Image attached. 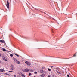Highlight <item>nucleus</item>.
Returning <instances> with one entry per match:
<instances>
[{"instance_id": "nucleus-1", "label": "nucleus", "mask_w": 77, "mask_h": 77, "mask_svg": "<svg viewBox=\"0 0 77 77\" xmlns=\"http://www.w3.org/2000/svg\"><path fill=\"white\" fill-rule=\"evenodd\" d=\"M13 59L18 64H20V61H18V60H17V59L15 58H13Z\"/></svg>"}, {"instance_id": "nucleus-2", "label": "nucleus", "mask_w": 77, "mask_h": 77, "mask_svg": "<svg viewBox=\"0 0 77 77\" xmlns=\"http://www.w3.org/2000/svg\"><path fill=\"white\" fill-rule=\"evenodd\" d=\"M7 4H6V6L7 7V8L8 9H9V2L8 0L7 1Z\"/></svg>"}, {"instance_id": "nucleus-3", "label": "nucleus", "mask_w": 77, "mask_h": 77, "mask_svg": "<svg viewBox=\"0 0 77 77\" xmlns=\"http://www.w3.org/2000/svg\"><path fill=\"white\" fill-rule=\"evenodd\" d=\"M22 71L23 72H29V71H30V70H29V69H23L22 70Z\"/></svg>"}, {"instance_id": "nucleus-4", "label": "nucleus", "mask_w": 77, "mask_h": 77, "mask_svg": "<svg viewBox=\"0 0 77 77\" xmlns=\"http://www.w3.org/2000/svg\"><path fill=\"white\" fill-rule=\"evenodd\" d=\"M25 63L27 65H28V66H30L31 65V63H30V62H29L28 61H26L25 62Z\"/></svg>"}, {"instance_id": "nucleus-5", "label": "nucleus", "mask_w": 77, "mask_h": 77, "mask_svg": "<svg viewBox=\"0 0 77 77\" xmlns=\"http://www.w3.org/2000/svg\"><path fill=\"white\" fill-rule=\"evenodd\" d=\"M11 70H14L15 69V67L13 65H11L10 66Z\"/></svg>"}, {"instance_id": "nucleus-6", "label": "nucleus", "mask_w": 77, "mask_h": 77, "mask_svg": "<svg viewBox=\"0 0 77 77\" xmlns=\"http://www.w3.org/2000/svg\"><path fill=\"white\" fill-rule=\"evenodd\" d=\"M40 73H41L42 74L45 73V72L44 71L42 70H40Z\"/></svg>"}, {"instance_id": "nucleus-7", "label": "nucleus", "mask_w": 77, "mask_h": 77, "mask_svg": "<svg viewBox=\"0 0 77 77\" xmlns=\"http://www.w3.org/2000/svg\"><path fill=\"white\" fill-rule=\"evenodd\" d=\"M0 42L1 43H5V41L3 40H0Z\"/></svg>"}, {"instance_id": "nucleus-8", "label": "nucleus", "mask_w": 77, "mask_h": 77, "mask_svg": "<svg viewBox=\"0 0 77 77\" xmlns=\"http://www.w3.org/2000/svg\"><path fill=\"white\" fill-rule=\"evenodd\" d=\"M4 60H5V61H8V59H7V58L6 57L4 58V59H3Z\"/></svg>"}, {"instance_id": "nucleus-9", "label": "nucleus", "mask_w": 77, "mask_h": 77, "mask_svg": "<svg viewBox=\"0 0 77 77\" xmlns=\"http://www.w3.org/2000/svg\"><path fill=\"white\" fill-rule=\"evenodd\" d=\"M4 71V69H0V72H3V71Z\"/></svg>"}, {"instance_id": "nucleus-10", "label": "nucleus", "mask_w": 77, "mask_h": 77, "mask_svg": "<svg viewBox=\"0 0 77 77\" xmlns=\"http://www.w3.org/2000/svg\"><path fill=\"white\" fill-rule=\"evenodd\" d=\"M44 76H45V75H44V74H42L41 75V77H44Z\"/></svg>"}, {"instance_id": "nucleus-11", "label": "nucleus", "mask_w": 77, "mask_h": 77, "mask_svg": "<svg viewBox=\"0 0 77 77\" xmlns=\"http://www.w3.org/2000/svg\"><path fill=\"white\" fill-rule=\"evenodd\" d=\"M22 77H26V75H25L24 74H23L22 75Z\"/></svg>"}, {"instance_id": "nucleus-12", "label": "nucleus", "mask_w": 77, "mask_h": 77, "mask_svg": "<svg viewBox=\"0 0 77 77\" xmlns=\"http://www.w3.org/2000/svg\"><path fill=\"white\" fill-rule=\"evenodd\" d=\"M2 50H3V51H6V50L4 48H3Z\"/></svg>"}, {"instance_id": "nucleus-13", "label": "nucleus", "mask_w": 77, "mask_h": 77, "mask_svg": "<svg viewBox=\"0 0 77 77\" xmlns=\"http://www.w3.org/2000/svg\"><path fill=\"white\" fill-rule=\"evenodd\" d=\"M29 76H31V75H32V73H29Z\"/></svg>"}, {"instance_id": "nucleus-14", "label": "nucleus", "mask_w": 77, "mask_h": 77, "mask_svg": "<svg viewBox=\"0 0 77 77\" xmlns=\"http://www.w3.org/2000/svg\"><path fill=\"white\" fill-rule=\"evenodd\" d=\"M13 54H10V56L11 57H13Z\"/></svg>"}, {"instance_id": "nucleus-15", "label": "nucleus", "mask_w": 77, "mask_h": 77, "mask_svg": "<svg viewBox=\"0 0 77 77\" xmlns=\"http://www.w3.org/2000/svg\"><path fill=\"white\" fill-rule=\"evenodd\" d=\"M29 71L30 72H33V70H29Z\"/></svg>"}, {"instance_id": "nucleus-16", "label": "nucleus", "mask_w": 77, "mask_h": 77, "mask_svg": "<svg viewBox=\"0 0 77 77\" xmlns=\"http://www.w3.org/2000/svg\"><path fill=\"white\" fill-rule=\"evenodd\" d=\"M48 71H51V69L49 68H48Z\"/></svg>"}, {"instance_id": "nucleus-17", "label": "nucleus", "mask_w": 77, "mask_h": 77, "mask_svg": "<svg viewBox=\"0 0 77 77\" xmlns=\"http://www.w3.org/2000/svg\"><path fill=\"white\" fill-rule=\"evenodd\" d=\"M37 73H37V72H34V74H37Z\"/></svg>"}, {"instance_id": "nucleus-18", "label": "nucleus", "mask_w": 77, "mask_h": 77, "mask_svg": "<svg viewBox=\"0 0 77 77\" xmlns=\"http://www.w3.org/2000/svg\"><path fill=\"white\" fill-rule=\"evenodd\" d=\"M15 56H17V57H19V55H18V54H15Z\"/></svg>"}, {"instance_id": "nucleus-19", "label": "nucleus", "mask_w": 77, "mask_h": 77, "mask_svg": "<svg viewBox=\"0 0 77 77\" xmlns=\"http://www.w3.org/2000/svg\"><path fill=\"white\" fill-rule=\"evenodd\" d=\"M42 68L43 69H45V68L44 67H43Z\"/></svg>"}, {"instance_id": "nucleus-20", "label": "nucleus", "mask_w": 77, "mask_h": 77, "mask_svg": "<svg viewBox=\"0 0 77 77\" xmlns=\"http://www.w3.org/2000/svg\"><path fill=\"white\" fill-rule=\"evenodd\" d=\"M5 74H6V75H9V74L7 73H5Z\"/></svg>"}, {"instance_id": "nucleus-21", "label": "nucleus", "mask_w": 77, "mask_h": 77, "mask_svg": "<svg viewBox=\"0 0 77 77\" xmlns=\"http://www.w3.org/2000/svg\"><path fill=\"white\" fill-rule=\"evenodd\" d=\"M9 72H13V71H9Z\"/></svg>"}, {"instance_id": "nucleus-22", "label": "nucleus", "mask_w": 77, "mask_h": 77, "mask_svg": "<svg viewBox=\"0 0 77 77\" xmlns=\"http://www.w3.org/2000/svg\"><path fill=\"white\" fill-rule=\"evenodd\" d=\"M13 76H14V77H16V75H15V74L13 75Z\"/></svg>"}, {"instance_id": "nucleus-23", "label": "nucleus", "mask_w": 77, "mask_h": 77, "mask_svg": "<svg viewBox=\"0 0 77 77\" xmlns=\"http://www.w3.org/2000/svg\"><path fill=\"white\" fill-rule=\"evenodd\" d=\"M5 57H3V56H2V59H4V58Z\"/></svg>"}, {"instance_id": "nucleus-24", "label": "nucleus", "mask_w": 77, "mask_h": 77, "mask_svg": "<svg viewBox=\"0 0 77 77\" xmlns=\"http://www.w3.org/2000/svg\"><path fill=\"white\" fill-rule=\"evenodd\" d=\"M76 56V55H75H75H74V56H73L72 57H75Z\"/></svg>"}, {"instance_id": "nucleus-25", "label": "nucleus", "mask_w": 77, "mask_h": 77, "mask_svg": "<svg viewBox=\"0 0 77 77\" xmlns=\"http://www.w3.org/2000/svg\"><path fill=\"white\" fill-rule=\"evenodd\" d=\"M57 73H58V74H60V73L59 72H57Z\"/></svg>"}, {"instance_id": "nucleus-26", "label": "nucleus", "mask_w": 77, "mask_h": 77, "mask_svg": "<svg viewBox=\"0 0 77 77\" xmlns=\"http://www.w3.org/2000/svg\"><path fill=\"white\" fill-rule=\"evenodd\" d=\"M67 76L68 77H70L69 76V75L68 74L67 75Z\"/></svg>"}, {"instance_id": "nucleus-27", "label": "nucleus", "mask_w": 77, "mask_h": 77, "mask_svg": "<svg viewBox=\"0 0 77 77\" xmlns=\"http://www.w3.org/2000/svg\"><path fill=\"white\" fill-rule=\"evenodd\" d=\"M53 66H51V68H53Z\"/></svg>"}, {"instance_id": "nucleus-28", "label": "nucleus", "mask_w": 77, "mask_h": 77, "mask_svg": "<svg viewBox=\"0 0 77 77\" xmlns=\"http://www.w3.org/2000/svg\"><path fill=\"white\" fill-rule=\"evenodd\" d=\"M52 19H53V20H55V19H54V18H53Z\"/></svg>"}, {"instance_id": "nucleus-29", "label": "nucleus", "mask_w": 77, "mask_h": 77, "mask_svg": "<svg viewBox=\"0 0 77 77\" xmlns=\"http://www.w3.org/2000/svg\"><path fill=\"white\" fill-rule=\"evenodd\" d=\"M2 63V62H1V61L0 60V63Z\"/></svg>"}, {"instance_id": "nucleus-30", "label": "nucleus", "mask_w": 77, "mask_h": 77, "mask_svg": "<svg viewBox=\"0 0 77 77\" xmlns=\"http://www.w3.org/2000/svg\"><path fill=\"white\" fill-rule=\"evenodd\" d=\"M1 56V54L0 53V57Z\"/></svg>"}, {"instance_id": "nucleus-31", "label": "nucleus", "mask_w": 77, "mask_h": 77, "mask_svg": "<svg viewBox=\"0 0 77 77\" xmlns=\"http://www.w3.org/2000/svg\"><path fill=\"white\" fill-rule=\"evenodd\" d=\"M35 9V10H37V9Z\"/></svg>"}]
</instances>
